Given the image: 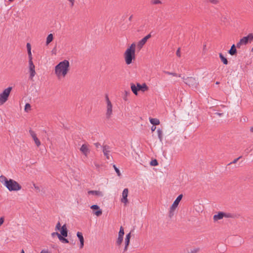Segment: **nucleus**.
Returning a JSON list of instances; mask_svg holds the SVG:
<instances>
[{
  "label": "nucleus",
  "mask_w": 253,
  "mask_h": 253,
  "mask_svg": "<svg viewBox=\"0 0 253 253\" xmlns=\"http://www.w3.org/2000/svg\"><path fill=\"white\" fill-rule=\"evenodd\" d=\"M69 67L70 63L69 61L64 60L59 62L55 67V74L58 78L65 77L69 70Z\"/></svg>",
  "instance_id": "f257e3e1"
},
{
  "label": "nucleus",
  "mask_w": 253,
  "mask_h": 253,
  "mask_svg": "<svg viewBox=\"0 0 253 253\" xmlns=\"http://www.w3.org/2000/svg\"><path fill=\"white\" fill-rule=\"evenodd\" d=\"M135 47L136 45L133 43L128 47L124 53V57L126 63L127 65L130 64L133 60L135 59Z\"/></svg>",
  "instance_id": "f03ea898"
},
{
  "label": "nucleus",
  "mask_w": 253,
  "mask_h": 253,
  "mask_svg": "<svg viewBox=\"0 0 253 253\" xmlns=\"http://www.w3.org/2000/svg\"><path fill=\"white\" fill-rule=\"evenodd\" d=\"M106 103L105 116L107 119H110L113 115V105L110 100L108 94L105 95Z\"/></svg>",
  "instance_id": "7ed1b4c3"
},
{
  "label": "nucleus",
  "mask_w": 253,
  "mask_h": 253,
  "mask_svg": "<svg viewBox=\"0 0 253 253\" xmlns=\"http://www.w3.org/2000/svg\"><path fill=\"white\" fill-rule=\"evenodd\" d=\"M6 183L5 187L10 191H19L22 188L21 186L17 182L12 179H9L8 182Z\"/></svg>",
  "instance_id": "20e7f679"
},
{
  "label": "nucleus",
  "mask_w": 253,
  "mask_h": 253,
  "mask_svg": "<svg viewBox=\"0 0 253 253\" xmlns=\"http://www.w3.org/2000/svg\"><path fill=\"white\" fill-rule=\"evenodd\" d=\"M12 89V87L9 86L4 89L3 91L0 93V105H3L7 101Z\"/></svg>",
  "instance_id": "39448f33"
},
{
  "label": "nucleus",
  "mask_w": 253,
  "mask_h": 253,
  "mask_svg": "<svg viewBox=\"0 0 253 253\" xmlns=\"http://www.w3.org/2000/svg\"><path fill=\"white\" fill-rule=\"evenodd\" d=\"M182 79L184 82L189 86L193 88H197L199 85V82L196 78L190 77L187 78L182 77Z\"/></svg>",
  "instance_id": "423d86ee"
},
{
  "label": "nucleus",
  "mask_w": 253,
  "mask_h": 253,
  "mask_svg": "<svg viewBox=\"0 0 253 253\" xmlns=\"http://www.w3.org/2000/svg\"><path fill=\"white\" fill-rule=\"evenodd\" d=\"M232 217L233 215L231 213L220 211L217 214L214 215L213 219L214 221H217L218 220L222 219L223 217L231 218Z\"/></svg>",
  "instance_id": "0eeeda50"
},
{
  "label": "nucleus",
  "mask_w": 253,
  "mask_h": 253,
  "mask_svg": "<svg viewBox=\"0 0 253 253\" xmlns=\"http://www.w3.org/2000/svg\"><path fill=\"white\" fill-rule=\"evenodd\" d=\"M35 66L33 62L32 58H29V69L30 78L32 80L36 75Z\"/></svg>",
  "instance_id": "6e6552de"
},
{
  "label": "nucleus",
  "mask_w": 253,
  "mask_h": 253,
  "mask_svg": "<svg viewBox=\"0 0 253 253\" xmlns=\"http://www.w3.org/2000/svg\"><path fill=\"white\" fill-rule=\"evenodd\" d=\"M80 150L84 156L86 157H87L88 154L90 153L89 145L87 144H83L81 147Z\"/></svg>",
  "instance_id": "1a4fd4ad"
},
{
  "label": "nucleus",
  "mask_w": 253,
  "mask_h": 253,
  "mask_svg": "<svg viewBox=\"0 0 253 253\" xmlns=\"http://www.w3.org/2000/svg\"><path fill=\"white\" fill-rule=\"evenodd\" d=\"M128 193V190L127 188H125L122 193V198L121 202L126 205L128 203L127 196Z\"/></svg>",
  "instance_id": "9d476101"
},
{
  "label": "nucleus",
  "mask_w": 253,
  "mask_h": 253,
  "mask_svg": "<svg viewBox=\"0 0 253 253\" xmlns=\"http://www.w3.org/2000/svg\"><path fill=\"white\" fill-rule=\"evenodd\" d=\"M29 133H30L31 136L32 137L36 145L38 147H39L41 145V142L39 140V139L37 138V137L36 136V134L35 133V132L34 131H33L31 129H30L29 130Z\"/></svg>",
  "instance_id": "9b49d317"
},
{
  "label": "nucleus",
  "mask_w": 253,
  "mask_h": 253,
  "mask_svg": "<svg viewBox=\"0 0 253 253\" xmlns=\"http://www.w3.org/2000/svg\"><path fill=\"white\" fill-rule=\"evenodd\" d=\"M102 148L104 155L106 156V158L109 160L110 159V147L108 145H105L103 146Z\"/></svg>",
  "instance_id": "f8f14e48"
},
{
  "label": "nucleus",
  "mask_w": 253,
  "mask_h": 253,
  "mask_svg": "<svg viewBox=\"0 0 253 253\" xmlns=\"http://www.w3.org/2000/svg\"><path fill=\"white\" fill-rule=\"evenodd\" d=\"M131 237V233H129L126 235L125 238V246L124 249V253L127 250L128 247L130 242V239Z\"/></svg>",
  "instance_id": "ddd939ff"
},
{
  "label": "nucleus",
  "mask_w": 253,
  "mask_h": 253,
  "mask_svg": "<svg viewBox=\"0 0 253 253\" xmlns=\"http://www.w3.org/2000/svg\"><path fill=\"white\" fill-rule=\"evenodd\" d=\"M182 197H183V195L182 194H180L176 198V199L174 201V202L173 203L172 205L171 206V207H172V209H176L180 201L181 200Z\"/></svg>",
  "instance_id": "4468645a"
},
{
  "label": "nucleus",
  "mask_w": 253,
  "mask_h": 253,
  "mask_svg": "<svg viewBox=\"0 0 253 253\" xmlns=\"http://www.w3.org/2000/svg\"><path fill=\"white\" fill-rule=\"evenodd\" d=\"M90 208L92 210H97V211L94 212V214L96 216H99L102 214V211L99 209V207L98 205H93L90 207Z\"/></svg>",
  "instance_id": "2eb2a0df"
},
{
  "label": "nucleus",
  "mask_w": 253,
  "mask_h": 253,
  "mask_svg": "<svg viewBox=\"0 0 253 253\" xmlns=\"http://www.w3.org/2000/svg\"><path fill=\"white\" fill-rule=\"evenodd\" d=\"M77 236L80 242V248L82 249L84 247V238L83 236V234L80 232H78Z\"/></svg>",
  "instance_id": "dca6fc26"
},
{
  "label": "nucleus",
  "mask_w": 253,
  "mask_h": 253,
  "mask_svg": "<svg viewBox=\"0 0 253 253\" xmlns=\"http://www.w3.org/2000/svg\"><path fill=\"white\" fill-rule=\"evenodd\" d=\"M138 90H141L144 92L148 89V87L145 83L140 84L139 83L137 84Z\"/></svg>",
  "instance_id": "f3484780"
},
{
  "label": "nucleus",
  "mask_w": 253,
  "mask_h": 253,
  "mask_svg": "<svg viewBox=\"0 0 253 253\" xmlns=\"http://www.w3.org/2000/svg\"><path fill=\"white\" fill-rule=\"evenodd\" d=\"M60 232V235L64 237H67L68 236V230L65 224L61 227Z\"/></svg>",
  "instance_id": "a211bd4d"
},
{
  "label": "nucleus",
  "mask_w": 253,
  "mask_h": 253,
  "mask_svg": "<svg viewBox=\"0 0 253 253\" xmlns=\"http://www.w3.org/2000/svg\"><path fill=\"white\" fill-rule=\"evenodd\" d=\"M237 49L236 48V46L235 45V44H233L231 47V48L230 49V50L228 51V53L229 54H230L231 55H235L237 54Z\"/></svg>",
  "instance_id": "6ab92c4d"
},
{
  "label": "nucleus",
  "mask_w": 253,
  "mask_h": 253,
  "mask_svg": "<svg viewBox=\"0 0 253 253\" xmlns=\"http://www.w3.org/2000/svg\"><path fill=\"white\" fill-rule=\"evenodd\" d=\"M89 194L95 195L98 196H103L102 192L99 191L90 190L88 192Z\"/></svg>",
  "instance_id": "aec40b11"
},
{
  "label": "nucleus",
  "mask_w": 253,
  "mask_h": 253,
  "mask_svg": "<svg viewBox=\"0 0 253 253\" xmlns=\"http://www.w3.org/2000/svg\"><path fill=\"white\" fill-rule=\"evenodd\" d=\"M130 87H131V89L132 90V91L133 92V93L135 94V95H137L138 93V87H137V85L136 86L134 84H130Z\"/></svg>",
  "instance_id": "412c9836"
},
{
  "label": "nucleus",
  "mask_w": 253,
  "mask_h": 253,
  "mask_svg": "<svg viewBox=\"0 0 253 253\" xmlns=\"http://www.w3.org/2000/svg\"><path fill=\"white\" fill-rule=\"evenodd\" d=\"M8 180L7 178L3 175L0 176V182L2 183L5 186L6 185V183L8 182Z\"/></svg>",
  "instance_id": "4be33fe9"
},
{
  "label": "nucleus",
  "mask_w": 253,
  "mask_h": 253,
  "mask_svg": "<svg viewBox=\"0 0 253 253\" xmlns=\"http://www.w3.org/2000/svg\"><path fill=\"white\" fill-rule=\"evenodd\" d=\"M158 136L160 142L163 141V130L161 128H158L157 130Z\"/></svg>",
  "instance_id": "5701e85b"
},
{
  "label": "nucleus",
  "mask_w": 253,
  "mask_h": 253,
  "mask_svg": "<svg viewBox=\"0 0 253 253\" xmlns=\"http://www.w3.org/2000/svg\"><path fill=\"white\" fill-rule=\"evenodd\" d=\"M150 122L154 126H156L160 124L159 120L156 118H150Z\"/></svg>",
  "instance_id": "b1692460"
},
{
  "label": "nucleus",
  "mask_w": 253,
  "mask_h": 253,
  "mask_svg": "<svg viewBox=\"0 0 253 253\" xmlns=\"http://www.w3.org/2000/svg\"><path fill=\"white\" fill-rule=\"evenodd\" d=\"M146 40L143 38L142 39H141L138 43L137 46L139 48H141L142 46L146 43Z\"/></svg>",
  "instance_id": "393cba45"
},
{
  "label": "nucleus",
  "mask_w": 253,
  "mask_h": 253,
  "mask_svg": "<svg viewBox=\"0 0 253 253\" xmlns=\"http://www.w3.org/2000/svg\"><path fill=\"white\" fill-rule=\"evenodd\" d=\"M26 46H27V51H28V57H29V58H32V53H31V46L30 43H27Z\"/></svg>",
  "instance_id": "a878e982"
},
{
  "label": "nucleus",
  "mask_w": 253,
  "mask_h": 253,
  "mask_svg": "<svg viewBox=\"0 0 253 253\" xmlns=\"http://www.w3.org/2000/svg\"><path fill=\"white\" fill-rule=\"evenodd\" d=\"M219 56L221 61L223 62L224 64L227 65L228 64V62L227 59L223 56V55L221 53H220L219 54Z\"/></svg>",
  "instance_id": "bb28decb"
},
{
  "label": "nucleus",
  "mask_w": 253,
  "mask_h": 253,
  "mask_svg": "<svg viewBox=\"0 0 253 253\" xmlns=\"http://www.w3.org/2000/svg\"><path fill=\"white\" fill-rule=\"evenodd\" d=\"M53 39V36L52 34H50L48 35L46 38V44L48 45L50 42H51Z\"/></svg>",
  "instance_id": "cd10ccee"
},
{
  "label": "nucleus",
  "mask_w": 253,
  "mask_h": 253,
  "mask_svg": "<svg viewBox=\"0 0 253 253\" xmlns=\"http://www.w3.org/2000/svg\"><path fill=\"white\" fill-rule=\"evenodd\" d=\"M164 73L167 75H171L173 77H181V75H177L176 73H173V72H169V71H164Z\"/></svg>",
  "instance_id": "c85d7f7f"
},
{
  "label": "nucleus",
  "mask_w": 253,
  "mask_h": 253,
  "mask_svg": "<svg viewBox=\"0 0 253 253\" xmlns=\"http://www.w3.org/2000/svg\"><path fill=\"white\" fill-rule=\"evenodd\" d=\"M65 237L63 236L62 235H58V239L60 241H62L63 243H68L69 241L68 239L64 238Z\"/></svg>",
  "instance_id": "c756f323"
},
{
  "label": "nucleus",
  "mask_w": 253,
  "mask_h": 253,
  "mask_svg": "<svg viewBox=\"0 0 253 253\" xmlns=\"http://www.w3.org/2000/svg\"><path fill=\"white\" fill-rule=\"evenodd\" d=\"M123 238H124L123 236H118V239H117V240L116 242L118 246H120L121 245V244L122 243L123 241Z\"/></svg>",
  "instance_id": "7c9ffc66"
},
{
  "label": "nucleus",
  "mask_w": 253,
  "mask_h": 253,
  "mask_svg": "<svg viewBox=\"0 0 253 253\" xmlns=\"http://www.w3.org/2000/svg\"><path fill=\"white\" fill-rule=\"evenodd\" d=\"M240 41H241V42H242V44H243L244 45L247 44L248 42V39L246 37H244L243 38L241 39Z\"/></svg>",
  "instance_id": "2f4dec72"
},
{
  "label": "nucleus",
  "mask_w": 253,
  "mask_h": 253,
  "mask_svg": "<svg viewBox=\"0 0 253 253\" xmlns=\"http://www.w3.org/2000/svg\"><path fill=\"white\" fill-rule=\"evenodd\" d=\"M248 39V42H252L253 40V34H249L246 37Z\"/></svg>",
  "instance_id": "473e14b6"
},
{
  "label": "nucleus",
  "mask_w": 253,
  "mask_h": 253,
  "mask_svg": "<svg viewBox=\"0 0 253 253\" xmlns=\"http://www.w3.org/2000/svg\"><path fill=\"white\" fill-rule=\"evenodd\" d=\"M200 251L199 248H194L192 250H191L190 252H188L187 253H198V252Z\"/></svg>",
  "instance_id": "72a5a7b5"
},
{
  "label": "nucleus",
  "mask_w": 253,
  "mask_h": 253,
  "mask_svg": "<svg viewBox=\"0 0 253 253\" xmlns=\"http://www.w3.org/2000/svg\"><path fill=\"white\" fill-rule=\"evenodd\" d=\"M151 3L152 4H161L162 2L160 0H151Z\"/></svg>",
  "instance_id": "f704fd0d"
},
{
  "label": "nucleus",
  "mask_w": 253,
  "mask_h": 253,
  "mask_svg": "<svg viewBox=\"0 0 253 253\" xmlns=\"http://www.w3.org/2000/svg\"><path fill=\"white\" fill-rule=\"evenodd\" d=\"M113 168H114L115 170L116 171V173H117V175L119 176H120L121 175V173L120 170L117 168V167L115 165H113Z\"/></svg>",
  "instance_id": "c9c22d12"
},
{
  "label": "nucleus",
  "mask_w": 253,
  "mask_h": 253,
  "mask_svg": "<svg viewBox=\"0 0 253 253\" xmlns=\"http://www.w3.org/2000/svg\"><path fill=\"white\" fill-rule=\"evenodd\" d=\"M175 210V209H172V207H170V211L169 212V216L171 217L174 215V211Z\"/></svg>",
  "instance_id": "e433bc0d"
},
{
  "label": "nucleus",
  "mask_w": 253,
  "mask_h": 253,
  "mask_svg": "<svg viewBox=\"0 0 253 253\" xmlns=\"http://www.w3.org/2000/svg\"><path fill=\"white\" fill-rule=\"evenodd\" d=\"M150 165L152 166H156L158 165V163L157 160L154 159L151 161Z\"/></svg>",
  "instance_id": "4c0bfd02"
},
{
  "label": "nucleus",
  "mask_w": 253,
  "mask_h": 253,
  "mask_svg": "<svg viewBox=\"0 0 253 253\" xmlns=\"http://www.w3.org/2000/svg\"><path fill=\"white\" fill-rule=\"evenodd\" d=\"M124 228H123V227L121 226V228H120L118 236H123L124 237Z\"/></svg>",
  "instance_id": "58836bf2"
},
{
  "label": "nucleus",
  "mask_w": 253,
  "mask_h": 253,
  "mask_svg": "<svg viewBox=\"0 0 253 253\" xmlns=\"http://www.w3.org/2000/svg\"><path fill=\"white\" fill-rule=\"evenodd\" d=\"M30 109H31V105H30V104H29V103H27L25 105V111L27 112Z\"/></svg>",
  "instance_id": "ea45409f"
},
{
  "label": "nucleus",
  "mask_w": 253,
  "mask_h": 253,
  "mask_svg": "<svg viewBox=\"0 0 253 253\" xmlns=\"http://www.w3.org/2000/svg\"><path fill=\"white\" fill-rule=\"evenodd\" d=\"M242 158L241 156H240L238 158L234 159L232 162L230 163L229 164H228V165H230L231 164H235L237 162V161Z\"/></svg>",
  "instance_id": "a19ab883"
},
{
  "label": "nucleus",
  "mask_w": 253,
  "mask_h": 253,
  "mask_svg": "<svg viewBox=\"0 0 253 253\" xmlns=\"http://www.w3.org/2000/svg\"><path fill=\"white\" fill-rule=\"evenodd\" d=\"M209 1L213 4H217L219 3L218 0H209Z\"/></svg>",
  "instance_id": "79ce46f5"
},
{
  "label": "nucleus",
  "mask_w": 253,
  "mask_h": 253,
  "mask_svg": "<svg viewBox=\"0 0 253 253\" xmlns=\"http://www.w3.org/2000/svg\"><path fill=\"white\" fill-rule=\"evenodd\" d=\"M61 228V224L59 222H58L55 227V230H59Z\"/></svg>",
  "instance_id": "37998d69"
},
{
  "label": "nucleus",
  "mask_w": 253,
  "mask_h": 253,
  "mask_svg": "<svg viewBox=\"0 0 253 253\" xmlns=\"http://www.w3.org/2000/svg\"><path fill=\"white\" fill-rule=\"evenodd\" d=\"M129 94V91H125V95L124 96V97H123L124 99L125 100V101H126L127 100V96Z\"/></svg>",
  "instance_id": "c03bdc74"
},
{
  "label": "nucleus",
  "mask_w": 253,
  "mask_h": 253,
  "mask_svg": "<svg viewBox=\"0 0 253 253\" xmlns=\"http://www.w3.org/2000/svg\"><path fill=\"white\" fill-rule=\"evenodd\" d=\"M70 3L71 7H73L74 5L75 0H68Z\"/></svg>",
  "instance_id": "a18cd8bd"
},
{
  "label": "nucleus",
  "mask_w": 253,
  "mask_h": 253,
  "mask_svg": "<svg viewBox=\"0 0 253 253\" xmlns=\"http://www.w3.org/2000/svg\"><path fill=\"white\" fill-rule=\"evenodd\" d=\"M4 220V217H1L0 218V226L3 223Z\"/></svg>",
  "instance_id": "49530a36"
},
{
  "label": "nucleus",
  "mask_w": 253,
  "mask_h": 253,
  "mask_svg": "<svg viewBox=\"0 0 253 253\" xmlns=\"http://www.w3.org/2000/svg\"><path fill=\"white\" fill-rule=\"evenodd\" d=\"M176 54V55L178 57H180L181 54H180V48H179L177 50Z\"/></svg>",
  "instance_id": "de8ad7c7"
},
{
  "label": "nucleus",
  "mask_w": 253,
  "mask_h": 253,
  "mask_svg": "<svg viewBox=\"0 0 253 253\" xmlns=\"http://www.w3.org/2000/svg\"><path fill=\"white\" fill-rule=\"evenodd\" d=\"M242 42H241V41H240L236 44V46L238 48H240L242 45H243Z\"/></svg>",
  "instance_id": "09e8293b"
},
{
  "label": "nucleus",
  "mask_w": 253,
  "mask_h": 253,
  "mask_svg": "<svg viewBox=\"0 0 253 253\" xmlns=\"http://www.w3.org/2000/svg\"><path fill=\"white\" fill-rule=\"evenodd\" d=\"M58 235H60V234H59L58 232H53L51 233L52 237H54L55 235H57L58 237Z\"/></svg>",
  "instance_id": "8fccbe9b"
},
{
  "label": "nucleus",
  "mask_w": 253,
  "mask_h": 253,
  "mask_svg": "<svg viewBox=\"0 0 253 253\" xmlns=\"http://www.w3.org/2000/svg\"><path fill=\"white\" fill-rule=\"evenodd\" d=\"M151 37V35L150 34H148V35H147L146 36H145L144 37V38L146 40V41H147L149 38H150Z\"/></svg>",
  "instance_id": "3c124183"
},
{
  "label": "nucleus",
  "mask_w": 253,
  "mask_h": 253,
  "mask_svg": "<svg viewBox=\"0 0 253 253\" xmlns=\"http://www.w3.org/2000/svg\"><path fill=\"white\" fill-rule=\"evenodd\" d=\"M94 145L96 148H98L99 146H100V144L99 142H96L94 143Z\"/></svg>",
  "instance_id": "603ef678"
},
{
  "label": "nucleus",
  "mask_w": 253,
  "mask_h": 253,
  "mask_svg": "<svg viewBox=\"0 0 253 253\" xmlns=\"http://www.w3.org/2000/svg\"><path fill=\"white\" fill-rule=\"evenodd\" d=\"M156 127L154 126L151 127V131L152 132L156 130Z\"/></svg>",
  "instance_id": "864d4df0"
},
{
  "label": "nucleus",
  "mask_w": 253,
  "mask_h": 253,
  "mask_svg": "<svg viewBox=\"0 0 253 253\" xmlns=\"http://www.w3.org/2000/svg\"><path fill=\"white\" fill-rule=\"evenodd\" d=\"M41 253H49L48 251H47V250H42L41 252Z\"/></svg>",
  "instance_id": "5fc2aeb1"
},
{
  "label": "nucleus",
  "mask_w": 253,
  "mask_h": 253,
  "mask_svg": "<svg viewBox=\"0 0 253 253\" xmlns=\"http://www.w3.org/2000/svg\"><path fill=\"white\" fill-rule=\"evenodd\" d=\"M216 115L219 116H221L222 115H223V113H215Z\"/></svg>",
  "instance_id": "6e6d98bb"
},
{
  "label": "nucleus",
  "mask_w": 253,
  "mask_h": 253,
  "mask_svg": "<svg viewBox=\"0 0 253 253\" xmlns=\"http://www.w3.org/2000/svg\"><path fill=\"white\" fill-rule=\"evenodd\" d=\"M250 131H251V132L253 133V126H252L250 128Z\"/></svg>",
  "instance_id": "4d7b16f0"
},
{
  "label": "nucleus",
  "mask_w": 253,
  "mask_h": 253,
  "mask_svg": "<svg viewBox=\"0 0 253 253\" xmlns=\"http://www.w3.org/2000/svg\"><path fill=\"white\" fill-rule=\"evenodd\" d=\"M132 18V15H131V16L129 17L128 20H129V21H131V20Z\"/></svg>",
  "instance_id": "13d9d810"
},
{
  "label": "nucleus",
  "mask_w": 253,
  "mask_h": 253,
  "mask_svg": "<svg viewBox=\"0 0 253 253\" xmlns=\"http://www.w3.org/2000/svg\"><path fill=\"white\" fill-rule=\"evenodd\" d=\"M21 253H25L23 250H22L21 252Z\"/></svg>",
  "instance_id": "bf43d9fd"
},
{
  "label": "nucleus",
  "mask_w": 253,
  "mask_h": 253,
  "mask_svg": "<svg viewBox=\"0 0 253 253\" xmlns=\"http://www.w3.org/2000/svg\"><path fill=\"white\" fill-rule=\"evenodd\" d=\"M219 84V82H217L216 83V84Z\"/></svg>",
  "instance_id": "052dcab7"
},
{
  "label": "nucleus",
  "mask_w": 253,
  "mask_h": 253,
  "mask_svg": "<svg viewBox=\"0 0 253 253\" xmlns=\"http://www.w3.org/2000/svg\"><path fill=\"white\" fill-rule=\"evenodd\" d=\"M9 0V1H13V0Z\"/></svg>",
  "instance_id": "680f3d73"
},
{
  "label": "nucleus",
  "mask_w": 253,
  "mask_h": 253,
  "mask_svg": "<svg viewBox=\"0 0 253 253\" xmlns=\"http://www.w3.org/2000/svg\"><path fill=\"white\" fill-rule=\"evenodd\" d=\"M35 188H36V189H38V187H35Z\"/></svg>",
  "instance_id": "e2e57ef3"
},
{
  "label": "nucleus",
  "mask_w": 253,
  "mask_h": 253,
  "mask_svg": "<svg viewBox=\"0 0 253 253\" xmlns=\"http://www.w3.org/2000/svg\"><path fill=\"white\" fill-rule=\"evenodd\" d=\"M35 188H36V189H38V187H35Z\"/></svg>",
  "instance_id": "0e129e2a"
},
{
  "label": "nucleus",
  "mask_w": 253,
  "mask_h": 253,
  "mask_svg": "<svg viewBox=\"0 0 253 253\" xmlns=\"http://www.w3.org/2000/svg\"><path fill=\"white\" fill-rule=\"evenodd\" d=\"M205 47H206V45H204V48H205Z\"/></svg>",
  "instance_id": "69168bd1"
}]
</instances>
